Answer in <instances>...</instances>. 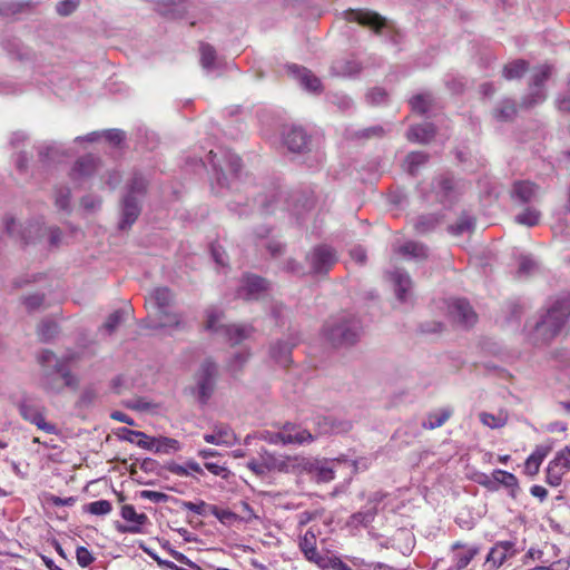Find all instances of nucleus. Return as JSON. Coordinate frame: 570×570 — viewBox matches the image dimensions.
<instances>
[{
    "instance_id": "nucleus-15",
    "label": "nucleus",
    "mask_w": 570,
    "mask_h": 570,
    "mask_svg": "<svg viewBox=\"0 0 570 570\" xmlns=\"http://www.w3.org/2000/svg\"><path fill=\"white\" fill-rule=\"evenodd\" d=\"M299 549L308 561L323 569L327 567V559L317 551L316 535L313 531L308 530L301 537Z\"/></svg>"
},
{
    "instance_id": "nucleus-5",
    "label": "nucleus",
    "mask_w": 570,
    "mask_h": 570,
    "mask_svg": "<svg viewBox=\"0 0 570 570\" xmlns=\"http://www.w3.org/2000/svg\"><path fill=\"white\" fill-rule=\"evenodd\" d=\"M335 463H340V460L326 461L295 456L292 461V472L307 474L318 483H327L334 479Z\"/></svg>"
},
{
    "instance_id": "nucleus-3",
    "label": "nucleus",
    "mask_w": 570,
    "mask_h": 570,
    "mask_svg": "<svg viewBox=\"0 0 570 570\" xmlns=\"http://www.w3.org/2000/svg\"><path fill=\"white\" fill-rule=\"evenodd\" d=\"M323 333L328 343L335 347H342L352 345L358 340L361 327L357 320L342 316L328 321Z\"/></svg>"
},
{
    "instance_id": "nucleus-43",
    "label": "nucleus",
    "mask_w": 570,
    "mask_h": 570,
    "mask_svg": "<svg viewBox=\"0 0 570 570\" xmlns=\"http://www.w3.org/2000/svg\"><path fill=\"white\" fill-rule=\"evenodd\" d=\"M124 432L128 433L129 435H134L135 438H138L136 440V444L139 448L145 449V450L155 451V444H156L155 438H149L144 432L128 430V429H124Z\"/></svg>"
},
{
    "instance_id": "nucleus-58",
    "label": "nucleus",
    "mask_w": 570,
    "mask_h": 570,
    "mask_svg": "<svg viewBox=\"0 0 570 570\" xmlns=\"http://www.w3.org/2000/svg\"><path fill=\"white\" fill-rule=\"evenodd\" d=\"M140 498L147 499L154 503H163L167 501L168 495L163 492L144 490L140 492Z\"/></svg>"
},
{
    "instance_id": "nucleus-30",
    "label": "nucleus",
    "mask_w": 570,
    "mask_h": 570,
    "mask_svg": "<svg viewBox=\"0 0 570 570\" xmlns=\"http://www.w3.org/2000/svg\"><path fill=\"white\" fill-rule=\"evenodd\" d=\"M331 70L336 76L350 77L360 72L361 66L351 59H340L333 62Z\"/></svg>"
},
{
    "instance_id": "nucleus-48",
    "label": "nucleus",
    "mask_w": 570,
    "mask_h": 570,
    "mask_svg": "<svg viewBox=\"0 0 570 570\" xmlns=\"http://www.w3.org/2000/svg\"><path fill=\"white\" fill-rule=\"evenodd\" d=\"M57 333V324L53 321L46 320L38 327V335L42 341L51 340Z\"/></svg>"
},
{
    "instance_id": "nucleus-44",
    "label": "nucleus",
    "mask_w": 570,
    "mask_h": 570,
    "mask_svg": "<svg viewBox=\"0 0 570 570\" xmlns=\"http://www.w3.org/2000/svg\"><path fill=\"white\" fill-rule=\"evenodd\" d=\"M480 421L491 429H498L503 426L507 423V416L503 414L494 415L491 413L482 412L480 413Z\"/></svg>"
},
{
    "instance_id": "nucleus-32",
    "label": "nucleus",
    "mask_w": 570,
    "mask_h": 570,
    "mask_svg": "<svg viewBox=\"0 0 570 570\" xmlns=\"http://www.w3.org/2000/svg\"><path fill=\"white\" fill-rule=\"evenodd\" d=\"M452 415V410L441 409L435 412H432L428 415L426 420L422 423L424 429L433 430L442 426Z\"/></svg>"
},
{
    "instance_id": "nucleus-33",
    "label": "nucleus",
    "mask_w": 570,
    "mask_h": 570,
    "mask_svg": "<svg viewBox=\"0 0 570 570\" xmlns=\"http://www.w3.org/2000/svg\"><path fill=\"white\" fill-rule=\"evenodd\" d=\"M200 51V65L207 72L214 71L217 68V57L214 47L208 43H202L199 47Z\"/></svg>"
},
{
    "instance_id": "nucleus-39",
    "label": "nucleus",
    "mask_w": 570,
    "mask_h": 570,
    "mask_svg": "<svg viewBox=\"0 0 570 570\" xmlns=\"http://www.w3.org/2000/svg\"><path fill=\"white\" fill-rule=\"evenodd\" d=\"M566 473V471L551 460L547 468L546 481L551 487H559Z\"/></svg>"
},
{
    "instance_id": "nucleus-34",
    "label": "nucleus",
    "mask_w": 570,
    "mask_h": 570,
    "mask_svg": "<svg viewBox=\"0 0 570 570\" xmlns=\"http://www.w3.org/2000/svg\"><path fill=\"white\" fill-rule=\"evenodd\" d=\"M395 252L405 258H423L428 255L425 246L415 242H407L395 249Z\"/></svg>"
},
{
    "instance_id": "nucleus-8",
    "label": "nucleus",
    "mask_w": 570,
    "mask_h": 570,
    "mask_svg": "<svg viewBox=\"0 0 570 570\" xmlns=\"http://www.w3.org/2000/svg\"><path fill=\"white\" fill-rule=\"evenodd\" d=\"M551 71L552 68L548 65L539 66L533 70L530 80V92L523 98L522 101L525 107H533L546 100L547 94L543 85L551 76Z\"/></svg>"
},
{
    "instance_id": "nucleus-50",
    "label": "nucleus",
    "mask_w": 570,
    "mask_h": 570,
    "mask_svg": "<svg viewBox=\"0 0 570 570\" xmlns=\"http://www.w3.org/2000/svg\"><path fill=\"white\" fill-rule=\"evenodd\" d=\"M155 452H168L170 450L177 451L179 449V443L175 439L170 438H155Z\"/></svg>"
},
{
    "instance_id": "nucleus-23",
    "label": "nucleus",
    "mask_w": 570,
    "mask_h": 570,
    "mask_svg": "<svg viewBox=\"0 0 570 570\" xmlns=\"http://www.w3.org/2000/svg\"><path fill=\"white\" fill-rule=\"evenodd\" d=\"M288 72L307 91L318 92L321 90V80L306 68L297 65H291L288 66Z\"/></svg>"
},
{
    "instance_id": "nucleus-42",
    "label": "nucleus",
    "mask_w": 570,
    "mask_h": 570,
    "mask_svg": "<svg viewBox=\"0 0 570 570\" xmlns=\"http://www.w3.org/2000/svg\"><path fill=\"white\" fill-rule=\"evenodd\" d=\"M432 98L428 94L416 95L410 101L412 110L421 115L429 110Z\"/></svg>"
},
{
    "instance_id": "nucleus-35",
    "label": "nucleus",
    "mask_w": 570,
    "mask_h": 570,
    "mask_svg": "<svg viewBox=\"0 0 570 570\" xmlns=\"http://www.w3.org/2000/svg\"><path fill=\"white\" fill-rule=\"evenodd\" d=\"M156 315L158 317V327L176 330L181 328L184 326L181 315L176 312H171L169 309L165 313Z\"/></svg>"
},
{
    "instance_id": "nucleus-38",
    "label": "nucleus",
    "mask_w": 570,
    "mask_h": 570,
    "mask_svg": "<svg viewBox=\"0 0 570 570\" xmlns=\"http://www.w3.org/2000/svg\"><path fill=\"white\" fill-rule=\"evenodd\" d=\"M541 213L534 207H528L515 216V222L520 225L532 227L539 224Z\"/></svg>"
},
{
    "instance_id": "nucleus-57",
    "label": "nucleus",
    "mask_w": 570,
    "mask_h": 570,
    "mask_svg": "<svg viewBox=\"0 0 570 570\" xmlns=\"http://www.w3.org/2000/svg\"><path fill=\"white\" fill-rule=\"evenodd\" d=\"M102 137L114 145H119L125 139V132L119 129H109L101 131Z\"/></svg>"
},
{
    "instance_id": "nucleus-62",
    "label": "nucleus",
    "mask_w": 570,
    "mask_h": 570,
    "mask_svg": "<svg viewBox=\"0 0 570 570\" xmlns=\"http://www.w3.org/2000/svg\"><path fill=\"white\" fill-rule=\"evenodd\" d=\"M386 91L382 88H375L367 94V99L371 104H381L386 99Z\"/></svg>"
},
{
    "instance_id": "nucleus-18",
    "label": "nucleus",
    "mask_w": 570,
    "mask_h": 570,
    "mask_svg": "<svg viewBox=\"0 0 570 570\" xmlns=\"http://www.w3.org/2000/svg\"><path fill=\"white\" fill-rule=\"evenodd\" d=\"M540 187L530 180H517L511 189V198L520 204H528L538 198Z\"/></svg>"
},
{
    "instance_id": "nucleus-59",
    "label": "nucleus",
    "mask_w": 570,
    "mask_h": 570,
    "mask_svg": "<svg viewBox=\"0 0 570 570\" xmlns=\"http://www.w3.org/2000/svg\"><path fill=\"white\" fill-rule=\"evenodd\" d=\"M248 357H249V353L247 351L242 350V351L237 352L230 361V364H229L230 368L233 371L240 368L242 365L248 360Z\"/></svg>"
},
{
    "instance_id": "nucleus-14",
    "label": "nucleus",
    "mask_w": 570,
    "mask_h": 570,
    "mask_svg": "<svg viewBox=\"0 0 570 570\" xmlns=\"http://www.w3.org/2000/svg\"><path fill=\"white\" fill-rule=\"evenodd\" d=\"M518 550L515 549V543L512 541H499L497 542L488 553L487 563L492 569H498L501 567L508 559L514 557Z\"/></svg>"
},
{
    "instance_id": "nucleus-11",
    "label": "nucleus",
    "mask_w": 570,
    "mask_h": 570,
    "mask_svg": "<svg viewBox=\"0 0 570 570\" xmlns=\"http://www.w3.org/2000/svg\"><path fill=\"white\" fill-rule=\"evenodd\" d=\"M343 17L348 22H357L361 26L370 27L375 32L386 27L385 19L370 10L348 9L343 12Z\"/></svg>"
},
{
    "instance_id": "nucleus-64",
    "label": "nucleus",
    "mask_w": 570,
    "mask_h": 570,
    "mask_svg": "<svg viewBox=\"0 0 570 570\" xmlns=\"http://www.w3.org/2000/svg\"><path fill=\"white\" fill-rule=\"evenodd\" d=\"M149 556L157 562V564L160 568H164V569H167V570H186L184 568L178 567L173 561L161 559L156 553H150L149 552Z\"/></svg>"
},
{
    "instance_id": "nucleus-13",
    "label": "nucleus",
    "mask_w": 570,
    "mask_h": 570,
    "mask_svg": "<svg viewBox=\"0 0 570 570\" xmlns=\"http://www.w3.org/2000/svg\"><path fill=\"white\" fill-rule=\"evenodd\" d=\"M100 170L101 164L99 159L88 155L77 160L70 176L75 183L82 184L94 175L99 174Z\"/></svg>"
},
{
    "instance_id": "nucleus-40",
    "label": "nucleus",
    "mask_w": 570,
    "mask_h": 570,
    "mask_svg": "<svg viewBox=\"0 0 570 570\" xmlns=\"http://www.w3.org/2000/svg\"><path fill=\"white\" fill-rule=\"evenodd\" d=\"M517 109L511 100H503L498 108H495L493 116L497 120L507 121L513 118Z\"/></svg>"
},
{
    "instance_id": "nucleus-20",
    "label": "nucleus",
    "mask_w": 570,
    "mask_h": 570,
    "mask_svg": "<svg viewBox=\"0 0 570 570\" xmlns=\"http://www.w3.org/2000/svg\"><path fill=\"white\" fill-rule=\"evenodd\" d=\"M205 442L215 445L233 446L237 443V436L230 426L216 424L212 433L204 434Z\"/></svg>"
},
{
    "instance_id": "nucleus-21",
    "label": "nucleus",
    "mask_w": 570,
    "mask_h": 570,
    "mask_svg": "<svg viewBox=\"0 0 570 570\" xmlns=\"http://www.w3.org/2000/svg\"><path fill=\"white\" fill-rule=\"evenodd\" d=\"M157 10L165 17L183 18L191 7L190 0H155Z\"/></svg>"
},
{
    "instance_id": "nucleus-10",
    "label": "nucleus",
    "mask_w": 570,
    "mask_h": 570,
    "mask_svg": "<svg viewBox=\"0 0 570 570\" xmlns=\"http://www.w3.org/2000/svg\"><path fill=\"white\" fill-rule=\"evenodd\" d=\"M307 259L311 264V267L315 274L327 273L330 268L336 263L337 256L335 250L327 246L321 245L315 247Z\"/></svg>"
},
{
    "instance_id": "nucleus-31",
    "label": "nucleus",
    "mask_w": 570,
    "mask_h": 570,
    "mask_svg": "<svg viewBox=\"0 0 570 570\" xmlns=\"http://www.w3.org/2000/svg\"><path fill=\"white\" fill-rule=\"evenodd\" d=\"M293 344L287 342L278 341L271 346L269 353L273 360H275L281 365L286 366L291 362V351Z\"/></svg>"
},
{
    "instance_id": "nucleus-36",
    "label": "nucleus",
    "mask_w": 570,
    "mask_h": 570,
    "mask_svg": "<svg viewBox=\"0 0 570 570\" xmlns=\"http://www.w3.org/2000/svg\"><path fill=\"white\" fill-rule=\"evenodd\" d=\"M493 479L498 483L502 484L503 487L511 490V495L515 497L518 490H519V483L518 479L514 474L503 471V470H494L493 471Z\"/></svg>"
},
{
    "instance_id": "nucleus-53",
    "label": "nucleus",
    "mask_w": 570,
    "mask_h": 570,
    "mask_svg": "<svg viewBox=\"0 0 570 570\" xmlns=\"http://www.w3.org/2000/svg\"><path fill=\"white\" fill-rule=\"evenodd\" d=\"M438 219L434 216H422L415 223V229L420 233H425L432 229Z\"/></svg>"
},
{
    "instance_id": "nucleus-27",
    "label": "nucleus",
    "mask_w": 570,
    "mask_h": 570,
    "mask_svg": "<svg viewBox=\"0 0 570 570\" xmlns=\"http://www.w3.org/2000/svg\"><path fill=\"white\" fill-rule=\"evenodd\" d=\"M121 517L131 522L132 525L121 529L122 532L137 533L140 531V527L144 525L148 518L145 513H137L135 508L130 504H126L121 508Z\"/></svg>"
},
{
    "instance_id": "nucleus-28",
    "label": "nucleus",
    "mask_w": 570,
    "mask_h": 570,
    "mask_svg": "<svg viewBox=\"0 0 570 570\" xmlns=\"http://www.w3.org/2000/svg\"><path fill=\"white\" fill-rule=\"evenodd\" d=\"M261 461L264 463L267 471L272 470H278V471H292V461L293 458H276L275 455L271 454L266 450H262L259 452Z\"/></svg>"
},
{
    "instance_id": "nucleus-61",
    "label": "nucleus",
    "mask_w": 570,
    "mask_h": 570,
    "mask_svg": "<svg viewBox=\"0 0 570 570\" xmlns=\"http://www.w3.org/2000/svg\"><path fill=\"white\" fill-rule=\"evenodd\" d=\"M524 558H525L524 563H527L529 559L533 560V561H539L541 563L549 562V560L544 558V552L541 549H537V548H530L527 551Z\"/></svg>"
},
{
    "instance_id": "nucleus-2",
    "label": "nucleus",
    "mask_w": 570,
    "mask_h": 570,
    "mask_svg": "<svg viewBox=\"0 0 570 570\" xmlns=\"http://www.w3.org/2000/svg\"><path fill=\"white\" fill-rule=\"evenodd\" d=\"M570 315V299L562 298L556 301L534 323L533 342L546 343L553 338L563 327Z\"/></svg>"
},
{
    "instance_id": "nucleus-1",
    "label": "nucleus",
    "mask_w": 570,
    "mask_h": 570,
    "mask_svg": "<svg viewBox=\"0 0 570 570\" xmlns=\"http://www.w3.org/2000/svg\"><path fill=\"white\" fill-rule=\"evenodd\" d=\"M38 361L42 367L41 386L48 392L59 393L63 387H75L77 379L71 374L65 361L58 358L52 352L42 351Z\"/></svg>"
},
{
    "instance_id": "nucleus-9",
    "label": "nucleus",
    "mask_w": 570,
    "mask_h": 570,
    "mask_svg": "<svg viewBox=\"0 0 570 570\" xmlns=\"http://www.w3.org/2000/svg\"><path fill=\"white\" fill-rule=\"evenodd\" d=\"M450 318L463 326H471L476 322V314L469 302L461 298H451L445 302Z\"/></svg>"
},
{
    "instance_id": "nucleus-56",
    "label": "nucleus",
    "mask_w": 570,
    "mask_h": 570,
    "mask_svg": "<svg viewBox=\"0 0 570 570\" xmlns=\"http://www.w3.org/2000/svg\"><path fill=\"white\" fill-rule=\"evenodd\" d=\"M79 4V0H61L57 4V12L60 16H69L72 13Z\"/></svg>"
},
{
    "instance_id": "nucleus-37",
    "label": "nucleus",
    "mask_w": 570,
    "mask_h": 570,
    "mask_svg": "<svg viewBox=\"0 0 570 570\" xmlns=\"http://www.w3.org/2000/svg\"><path fill=\"white\" fill-rule=\"evenodd\" d=\"M528 69V62L515 60L504 66L503 77L508 80L521 78Z\"/></svg>"
},
{
    "instance_id": "nucleus-52",
    "label": "nucleus",
    "mask_w": 570,
    "mask_h": 570,
    "mask_svg": "<svg viewBox=\"0 0 570 570\" xmlns=\"http://www.w3.org/2000/svg\"><path fill=\"white\" fill-rule=\"evenodd\" d=\"M552 461L556 462L563 471L568 472L570 470V446H564L558 451Z\"/></svg>"
},
{
    "instance_id": "nucleus-4",
    "label": "nucleus",
    "mask_w": 570,
    "mask_h": 570,
    "mask_svg": "<svg viewBox=\"0 0 570 570\" xmlns=\"http://www.w3.org/2000/svg\"><path fill=\"white\" fill-rule=\"evenodd\" d=\"M258 439L271 444H305L311 443L314 436L311 432L302 429L295 424L287 423L281 431L273 432L268 430L261 431L255 435H247L244 440L246 445H249L252 440Z\"/></svg>"
},
{
    "instance_id": "nucleus-54",
    "label": "nucleus",
    "mask_w": 570,
    "mask_h": 570,
    "mask_svg": "<svg viewBox=\"0 0 570 570\" xmlns=\"http://www.w3.org/2000/svg\"><path fill=\"white\" fill-rule=\"evenodd\" d=\"M537 268V263L529 256H521L519 262V274L529 275Z\"/></svg>"
},
{
    "instance_id": "nucleus-24",
    "label": "nucleus",
    "mask_w": 570,
    "mask_h": 570,
    "mask_svg": "<svg viewBox=\"0 0 570 570\" xmlns=\"http://www.w3.org/2000/svg\"><path fill=\"white\" fill-rule=\"evenodd\" d=\"M140 214V200L131 194H126L122 200V215L119 227L125 229L130 227Z\"/></svg>"
},
{
    "instance_id": "nucleus-29",
    "label": "nucleus",
    "mask_w": 570,
    "mask_h": 570,
    "mask_svg": "<svg viewBox=\"0 0 570 570\" xmlns=\"http://www.w3.org/2000/svg\"><path fill=\"white\" fill-rule=\"evenodd\" d=\"M434 134L435 129L432 124L412 126L407 131V139L411 141L425 144L433 138Z\"/></svg>"
},
{
    "instance_id": "nucleus-7",
    "label": "nucleus",
    "mask_w": 570,
    "mask_h": 570,
    "mask_svg": "<svg viewBox=\"0 0 570 570\" xmlns=\"http://www.w3.org/2000/svg\"><path fill=\"white\" fill-rule=\"evenodd\" d=\"M217 368L214 362L205 361L200 364L195 374V386L191 387V394L205 404L210 399L215 390Z\"/></svg>"
},
{
    "instance_id": "nucleus-47",
    "label": "nucleus",
    "mask_w": 570,
    "mask_h": 570,
    "mask_svg": "<svg viewBox=\"0 0 570 570\" xmlns=\"http://www.w3.org/2000/svg\"><path fill=\"white\" fill-rule=\"evenodd\" d=\"M112 505L108 500H98L87 505V511L95 515H106L110 513Z\"/></svg>"
},
{
    "instance_id": "nucleus-16",
    "label": "nucleus",
    "mask_w": 570,
    "mask_h": 570,
    "mask_svg": "<svg viewBox=\"0 0 570 570\" xmlns=\"http://www.w3.org/2000/svg\"><path fill=\"white\" fill-rule=\"evenodd\" d=\"M268 289V283L258 276H246L238 289V296L245 299H258Z\"/></svg>"
},
{
    "instance_id": "nucleus-19",
    "label": "nucleus",
    "mask_w": 570,
    "mask_h": 570,
    "mask_svg": "<svg viewBox=\"0 0 570 570\" xmlns=\"http://www.w3.org/2000/svg\"><path fill=\"white\" fill-rule=\"evenodd\" d=\"M174 295L167 287L155 288L146 299V304L154 309L155 314H161L170 309Z\"/></svg>"
},
{
    "instance_id": "nucleus-60",
    "label": "nucleus",
    "mask_w": 570,
    "mask_h": 570,
    "mask_svg": "<svg viewBox=\"0 0 570 570\" xmlns=\"http://www.w3.org/2000/svg\"><path fill=\"white\" fill-rule=\"evenodd\" d=\"M206 502L204 501H199V502H190V501H186V502H183V508L185 510H188V511H191L198 515H204L205 514V511H206Z\"/></svg>"
},
{
    "instance_id": "nucleus-12",
    "label": "nucleus",
    "mask_w": 570,
    "mask_h": 570,
    "mask_svg": "<svg viewBox=\"0 0 570 570\" xmlns=\"http://www.w3.org/2000/svg\"><path fill=\"white\" fill-rule=\"evenodd\" d=\"M19 411L24 420L37 425L39 430H42L50 434L57 432L56 425L45 420L43 407L40 406L39 404L29 401H23L19 406Z\"/></svg>"
},
{
    "instance_id": "nucleus-63",
    "label": "nucleus",
    "mask_w": 570,
    "mask_h": 570,
    "mask_svg": "<svg viewBox=\"0 0 570 570\" xmlns=\"http://www.w3.org/2000/svg\"><path fill=\"white\" fill-rule=\"evenodd\" d=\"M205 468L214 475H218L224 479H226L229 474V471L227 468L219 465L217 463L207 462V463H205Z\"/></svg>"
},
{
    "instance_id": "nucleus-22",
    "label": "nucleus",
    "mask_w": 570,
    "mask_h": 570,
    "mask_svg": "<svg viewBox=\"0 0 570 570\" xmlns=\"http://www.w3.org/2000/svg\"><path fill=\"white\" fill-rule=\"evenodd\" d=\"M389 277L394 286L397 299L400 302H407L412 289V281L407 273L396 268L393 272H389Z\"/></svg>"
},
{
    "instance_id": "nucleus-17",
    "label": "nucleus",
    "mask_w": 570,
    "mask_h": 570,
    "mask_svg": "<svg viewBox=\"0 0 570 570\" xmlns=\"http://www.w3.org/2000/svg\"><path fill=\"white\" fill-rule=\"evenodd\" d=\"M452 562L454 570H463L479 553L480 549L476 546L464 544L460 541L452 544Z\"/></svg>"
},
{
    "instance_id": "nucleus-46",
    "label": "nucleus",
    "mask_w": 570,
    "mask_h": 570,
    "mask_svg": "<svg viewBox=\"0 0 570 570\" xmlns=\"http://www.w3.org/2000/svg\"><path fill=\"white\" fill-rule=\"evenodd\" d=\"M428 156L422 151H413L406 156V166L411 174H414L419 166L426 163Z\"/></svg>"
},
{
    "instance_id": "nucleus-41",
    "label": "nucleus",
    "mask_w": 570,
    "mask_h": 570,
    "mask_svg": "<svg viewBox=\"0 0 570 570\" xmlns=\"http://www.w3.org/2000/svg\"><path fill=\"white\" fill-rule=\"evenodd\" d=\"M126 316V311L117 309L111 313L107 321L104 323L101 330L107 332V334H111L124 321Z\"/></svg>"
},
{
    "instance_id": "nucleus-51",
    "label": "nucleus",
    "mask_w": 570,
    "mask_h": 570,
    "mask_svg": "<svg viewBox=\"0 0 570 570\" xmlns=\"http://www.w3.org/2000/svg\"><path fill=\"white\" fill-rule=\"evenodd\" d=\"M473 227V220L468 217H461L459 222L454 225L449 226V232L453 235H461L465 232L471 230Z\"/></svg>"
},
{
    "instance_id": "nucleus-25",
    "label": "nucleus",
    "mask_w": 570,
    "mask_h": 570,
    "mask_svg": "<svg viewBox=\"0 0 570 570\" xmlns=\"http://www.w3.org/2000/svg\"><path fill=\"white\" fill-rule=\"evenodd\" d=\"M208 157L217 175L220 173L223 174L224 167H226L232 174L237 175L242 167L240 158L229 151H225L223 155L224 164H222L220 160H216L217 154H215L213 150L209 151ZM217 179L220 180V176H218Z\"/></svg>"
},
{
    "instance_id": "nucleus-6",
    "label": "nucleus",
    "mask_w": 570,
    "mask_h": 570,
    "mask_svg": "<svg viewBox=\"0 0 570 570\" xmlns=\"http://www.w3.org/2000/svg\"><path fill=\"white\" fill-rule=\"evenodd\" d=\"M223 313L215 307L206 311V328L213 332H222L232 344H239L248 338L252 327L246 325H220Z\"/></svg>"
},
{
    "instance_id": "nucleus-45",
    "label": "nucleus",
    "mask_w": 570,
    "mask_h": 570,
    "mask_svg": "<svg viewBox=\"0 0 570 570\" xmlns=\"http://www.w3.org/2000/svg\"><path fill=\"white\" fill-rule=\"evenodd\" d=\"M146 186V179L141 175H135L128 186L127 194H131L139 199L144 195Z\"/></svg>"
},
{
    "instance_id": "nucleus-26",
    "label": "nucleus",
    "mask_w": 570,
    "mask_h": 570,
    "mask_svg": "<svg viewBox=\"0 0 570 570\" xmlns=\"http://www.w3.org/2000/svg\"><path fill=\"white\" fill-rule=\"evenodd\" d=\"M308 142V137L303 128L291 127L284 132V144L293 153H302Z\"/></svg>"
},
{
    "instance_id": "nucleus-49",
    "label": "nucleus",
    "mask_w": 570,
    "mask_h": 570,
    "mask_svg": "<svg viewBox=\"0 0 570 570\" xmlns=\"http://www.w3.org/2000/svg\"><path fill=\"white\" fill-rule=\"evenodd\" d=\"M375 510L374 509H367L366 511H360L357 513H354L351 517V523L355 525H367L374 520L375 517Z\"/></svg>"
},
{
    "instance_id": "nucleus-55",
    "label": "nucleus",
    "mask_w": 570,
    "mask_h": 570,
    "mask_svg": "<svg viewBox=\"0 0 570 570\" xmlns=\"http://www.w3.org/2000/svg\"><path fill=\"white\" fill-rule=\"evenodd\" d=\"M76 558L80 567H88L94 561L91 552L85 547L77 548Z\"/></svg>"
}]
</instances>
